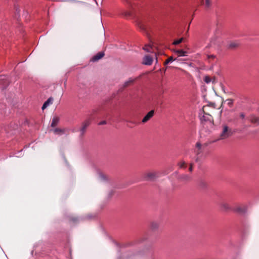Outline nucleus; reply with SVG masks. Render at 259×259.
Segmentation results:
<instances>
[{
  "label": "nucleus",
  "mask_w": 259,
  "mask_h": 259,
  "mask_svg": "<svg viewBox=\"0 0 259 259\" xmlns=\"http://www.w3.org/2000/svg\"><path fill=\"white\" fill-rule=\"evenodd\" d=\"M220 205L221 209L224 211H229L231 210V207L229 204L225 201L221 202L220 203Z\"/></svg>",
  "instance_id": "1a4fd4ad"
},
{
  "label": "nucleus",
  "mask_w": 259,
  "mask_h": 259,
  "mask_svg": "<svg viewBox=\"0 0 259 259\" xmlns=\"http://www.w3.org/2000/svg\"><path fill=\"white\" fill-rule=\"evenodd\" d=\"M154 110H151L149 111L143 118L142 120L143 123H146L147 122L151 117L154 115Z\"/></svg>",
  "instance_id": "423d86ee"
},
{
  "label": "nucleus",
  "mask_w": 259,
  "mask_h": 259,
  "mask_svg": "<svg viewBox=\"0 0 259 259\" xmlns=\"http://www.w3.org/2000/svg\"><path fill=\"white\" fill-rule=\"evenodd\" d=\"M184 40V38L183 37H181V38H180L179 39L174 40V42H172V45H178L180 44V43H181L182 41H183Z\"/></svg>",
  "instance_id": "5701e85b"
},
{
  "label": "nucleus",
  "mask_w": 259,
  "mask_h": 259,
  "mask_svg": "<svg viewBox=\"0 0 259 259\" xmlns=\"http://www.w3.org/2000/svg\"><path fill=\"white\" fill-rule=\"evenodd\" d=\"M179 181L183 182H188L191 180V177L186 174L180 175L179 177Z\"/></svg>",
  "instance_id": "0eeeda50"
},
{
  "label": "nucleus",
  "mask_w": 259,
  "mask_h": 259,
  "mask_svg": "<svg viewBox=\"0 0 259 259\" xmlns=\"http://www.w3.org/2000/svg\"><path fill=\"white\" fill-rule=\"evenodd\" d=\"M156 177V173L155 172H148L144 174L145 179L148 181L153 180Z\"/></svg>",
  "instance_id": "7ed1b4c3"
},
{
  "label": "nucleus",
  "mask_w": 259,
  "mask_h": 259,
  "mask_svg": "<svg viewBox=\"0 0 259 259\" xmlns=\"http://www.w3.org/2000/svg\"><path fill=\"white\" fill-rule=\"evenodd\" d=\"M196 148H197V150H196L195 152L197 155H198L201 152V143L199 142H197V143L196 144Z\"/></svg>",
  "instance_id": "412c9836"
},
{
  "label": "nucleus",
  "mask_w": 259,
  "mask_h": 259,
  "mask_svg": "<svg viewBox=\"0 0 259 259\" xmlns=\"http://www.w3.org/2000/svg\"><path fill=\"white\" fill-rule=\"evenodd\" d=\"M106 123V121L105 120H104V121H101L100 122H99V125H104V124H105Z\"/></svg>",
  "instance_id": "72a5a7b5"
},
{
  "label": "nucleus",
  "mask_w": 259,
  "mask_h": 259,
  "mask_svg": "<svg viewBox=\"0 0 259 259\" xmlns=\"http://www.w3.org/2000/svg\"><path fill=\"white\" fill-rule=\"evenodd\" d=\"M66 128H56L54 129L53 131L55 134L58 135H62L65 133L66 131Z\"/></svg>",
  "instance_id": "4468645a"
},
{
  "label": "nucleus",
  "mask_w": 259,
  "mask_h": 259,
  "mask_svg": "<svg viewBox=\"0 0 259 259\" xmlns=\"http://www.w3.org/2000/svg\"><path fill=\"white\" fill-rule=\"evenodd\" d=\"M153 58L149 55H146L143 61V63L146 65H150L152 64Z\"/></svg>",
  "instance_id": "39448f33"
},
{
  "label": "nucleus",
  "mask_w": 259,
  "mask_h": 259,
  "mask_svg": "<svg viewBox=\"0 0 259 259\" xmlns=\"http://www.w3.org/2000/svg\"><path fill=\"white\" fill-rule=\"evenodd\" d=\"M71 3H75V7L78 8L85 5V3L81 1H78L75 0H70Z\"/></svg>",
  "instance_id": "a211bd4d"
},
{
  "label": "nucleus",
  "mask_w": 259,
  "mask_h": 259,
  "mask_svg": "<svg viewBox=\"0 0 259 259\" xmlns=\"http://www.w3.org/2000/svg\"><path fill=\"white\" fill-rule=\"evenodd\" d=\"M60 121V118L58 116H54L52 119L51 123L52 127H55L58 124Z\"/></svg>",
  "instance_id": "f3484780"
},
{
  "label": "nucleus",
  "mask_w": 259,
  "mask_h": 259,
  "mask_svg": "<svg viewBox=\"0 0 259 259\" xmlns=\"http://www.w3.org/2000/svg\"><path fill=\"white\" fill-rule=\"evenodd\" d=\"M201 1V3L202 4L203 3V0H200Z\"/></svg>",
  "instance_id": "a19ab883"
},
{
  "label": "nucleus",
  "mask_w": 259,
  "mask_h": 259,
  "mask_svg": "<svg viewBox=\"0 0 259 259\" xmlns=\"http://www.w3.org/2000/svg\"><path fill=\"white\" fill-rule=\"evenodd\" d=\"M199 185L201 188H205L207 186V183L203 180H200L199 182Z\"/></svg>",
  "instance_id": "4be33fe9"
},
{
  "label": "nucleus",
  "mask_w": 259,
  "mask_h": 259,
  "mask_svg": "<svg viewBox=\"0 0 259 259\" xmlns=\"http://www.w3.org/2000/svg\"><path fill=\"white\" fill-rule=\"evenodd\" d=\"M178 165L180 166V167L182 168H186L187 167L186 163L184 161H180Z\"/></svg>",
  "instance_id": "b1692460"
},
{
  "label": "nucleus",
  "mask_w": 259,
  "mask_h": 259,
  "mask_svg": "<svg viewBox=\"0 0 259 259\" xmlns=\"http://www.w3.org/2000/svg\"><path fill=\"white\" fill-rule=\"evenodd\" d=\"M225 102L227 103L228 105L230 107L233 105V101L232 99H227Z\"/></svg>",
  "instance_id": "c85d7f7f"
},
{
  "label": "nucleus",
  "mask_w": 259,
  "mask_h": 259,
  "mask_svg": "<svg viewBox=\"0 0 259 259\" xmlns=\"http://www.w3.org/2000/svg\"><path fill=\"white\" fill-rule=\"evenodd\" d=\"M104 56V53L103 52H100L95 55L92 59V60L94 62L98 61L103 58Z\"/></svg>",
  "instance_id": "f8f14e48"
},
{
  "label": "nucleus",
  "mask_w": 259,
  "mask_h": 259,
  "mask_svg": "<svg viewBox=\"0 0 259 259\" xmlns=\"http://www.w3.org/2000/svg\"><path fill=\"white\" fill-rule=\"evenodd\" d=\"M174 51L178 55L179 57L187 56V52L183 50H175Z\"/></svg>",
  "instance_id": "2eb2a0df"
},
{
  "label": "nucleus",
  "mask_w": 259,
  "mask_h": 259,
  "mask_svg": "<svg viewBox=\"0 0 259 259\" xmlns=\"http://www.w3.org/2000/svg\"><path fill=\"white\" fill-rule=\"evenodd\" d=\"M193 165H194V164L193 163H191L190 164V167L189 168V170L190 171V172H192L193 171Z\"/></svg>",
  "instance_id": "2f4dec72"
},
{
  "label": "nucleus",
  "mask_w": 259,
  "mask_h": 259,
  "mask_svg": "<svg viewBox=\"0 0 259 259\" xmlns=\"http://www.w3.org/2000/svg\"><path fill=\"white\" fill-rule=\"evenodd\" d=\"M137 25L141 30L145 32L147 31V25L145 21L141 20H139Z\"/></svg>",
  "instance_id": "20e7f679"
},
{
  "label": "nucleus",
  "mask_w": 259,
  "mask_h": 259,
  "mask_svg": "<svg viewBox=\"0 0 259 259\" xmlns=\"http://www.w3.org/2000/svg\"><path fill=\"white\" fill-rule=\"evenodd\" d=\"M137 78H130L128 80L126 81L122 85V89L128 87V86L133 84L134 82L137 80Z\"/></svg>",
  "instance_id": "9d476101"
},
{
  "label": "nucleus",
  "mask_w": 259,
  "mask_h": 259,
  "mask_svg": "<svg viewBox=\"0 0 259 259\" xmlns=\"http://www.w3.org/2000/svg\"><path fill=\"white\" fill-rule=\"evenodd\" d=\"M233 135V132L231 128L225 124L222 125V131L220 134L218 140H225Z\"/></svg>",
  "instance_id": "f257e3e1"
},
{
  "label": "nucleus",
  "mask_w": 259,
  "mask_h": 259,
  "mask_svg": "<svg viewBox=\"0 0 259 259\" xmlns=\"http://www.w3.org/2000/svg\"><path fill=\"white\" fill-rule=\"evenodd\" d=\"M204 113H205L204 112ZM205 115L203 116V117H202V120L205 121H207L209 122V123L210 124H213V118H212V117L208 114H206V113H204Z\"/></svg>",
  "instance_id": "6e6552de"
},
{
  "label": "nucleus",
  "mask_w": 259,
  "mask_h": 259,
  "mask_svg": "<svg viewBox=\"0 0 259 259\" xmlns=\"http://www.w3.org/2000/svg\"><path fill=\"white\" fill-rule=\"evenodd\" d=\"M207 58L209 61H210L211 60H213L215 58V56L214 55H207Z\"/></svg>",
  "instance_id": "cd10ccee"
},
{
  "label": "nucleus",
  "mask_w": 259,
  "mask_h": 259,
  "mask_svg": "<svg viewBox=\"0 0 259 259\" xmlns=\"http://www.w3.org/2000/svg\"><path fill=\"white\" fill-rule=\"evenodd\" d=\"M70 220L73 223H76L78 221V219L76 217H71Z\"/></svg>",
  "instance_id": "7c9ffc66"
},
{
  "label": "nucleus",
  "mask_w": 259,
  "mask_h": 259,
  "mask_svg": "<svg viewBox=\"0 0 259 259\" xmlns=\"http://www.w3.org/2000/svg\"><path fill=\"white\" fill-rule=\"evenodd\" d=\"M239 46V43L237 41L230 42L228 45V48L230 49H235Z\"/></svg>",
  "instance_id": "aec40b11"
},
{
  "label": "nucleus",
  "mask_w": 259,
  "mask_h": 259,
  "mask_svg": "<svg viewBox=\"0 0 259 259\" xmlns=\"http://www.w3.org/2000/svg\"><path fill=\"white\" fill-rule=\"evenodd\" d=\"M188 31H189V28H188V29H187V30L186 33H188Z\"/></svg>",
  "instance_id": "4c0bfd02"
},
{
  "label": "nucleus",
  "mask_w": 259,
  "mask_h": 259,
  "mask_svg": "<svg viewBox=\"0 0 259 259\" xmlns=\"http://www.w3.org/2000/svg\"><path fill=\"white\" fill-rule=\"evenodd\" d=\"M64 85H65V87L66 85V80L64 82Z\"/></svg>",
  "instance_id": "e433bc0d"
},
{
  "label": "nucleus",
  "mask_w": 259,
  "mask_h": 259,
  "mask_svg": "<svg viewBox=\"0 0 259 259\" xmlns=\"http://www.w3.org/2000/svg\"><path fill=\"white\" fill-rule=\"evenodd\" d=\"M173 61H174V59L173 57L171 56L165 61V62H164V65H166L168 64V63H169L170 62H172Z\"/></svg>",
  "instance_id": "393cba45"
},
{
  "label": "nucleus",
  "mask_w": 259,
  "mask_h": 259,
  "mask_svg": "<svg viewBox=\"0 0 259 259\" xmlns=\"http://www.w3.org/2000/svg\"><path fill=\"white\" fill-rule=\"evenodd\" d=\"M122 1L128 5H130L131 3V0H122Z\"/></svg>",
  "instance_id": "473e14b6"
},
{
  "label": "nucleus",
  "mask_w": 259,
  "mask_h": 259,
  "mask_svg": "<svg viewBox=\"0 0 259 259\" xmlns=\"http://www.w3.org/2000/svg\"><path fill=\"white\" fill-rule=\"evenodd\" d=\"M159 226V224L156 222H152L150 224V228L153 230H156L158 229Z\"/></svg>",
  "instance_id": "6ab92c4d"
},
{
  "label": "nucleus",
  "mask_w": 259,
  "mask_h": 259,
  "mask_svg": "<svg viewBox=\"0 0 259 259\" xmlns=\"http://www.w3.org/2000/svg\"><path fill=\"white\" fill-rule=\"evenodd\" d=\"M143 49L147 52H150L151 51L152 47L150 45H147L145 46Z\"/></svg>",
  "instance_id": "a878e982"
},
{
  "label": "nucleus",
  "mask_w": 259,
  "mask_h": 259,
  "mask_svg": "<svg viewBox=\"0 0 259 259\" xmlns=\"http://www.w3.org/2000/svg\"><path fill=\"white\" fill-rule=\"evenodd\" d=\"M204 80L206 83H208L211 81V79L209 76H205L204 77Z\"/></svg>",
  "instance_id": "c756f323"
},
{
  "label": "nucleus",
  "mask_w": 259,
  "mask_h": 259,
  "mask_svg": "<svg viewBox=\"0 0 259 259\" xmlns=\"http://www.w3.org/2000/svg\"><path fill=\"white\" fill-rule=\"evenodd\" d=\"M53 99L52 98H49L43 104L42 106V110L46 109L49 105L53 103Z\"/></svg>",
  "instance_id": "dca6fc26"
},
{
  "label": "nucleus",
  "mask_w": 259,
  "mask_h": 259,
  "mask_svg": "<svg viewBox=\"0 0 259 259\" xmlns=\"http://www.w3.org/2000/svg\"><path fill=\"white\" fill-rule=\"evenodd\" d=\"M211 5V0H205V6L206 8H209Z\"/></svg>",
  "instance_id": "bb28decb"
},
{
  "label": "nucleus",
  "mask_w": 259,
  "mask_h": 259,
  "mask_svg": "<svg viewBox=\"0 0 259 259\" xmlns=\"http://www.w3.org/2000/svg\"><path fill=\"white\" fill-rule=\"evenodd\" d=\"M127 15H128V16H130L131 14H130V13H127Z\"/></svg>",
  "instance_id": "ea45409f"
},
{
  "label": "nucleus",
  "mask_w": 259,
  "mask_h": 259,
  "mask_svg": "<svg viewBox=\"0 0 259 259\" xmlns=\"http://www.w3.org/2000/svg\"><path fill=\"white\" fill-rule=\"evenodd\" d=\"M234 210L239 213H243L246 210V207L245 206H237L234 208Z\"/></svg>",
  "instance_id": "9b49d317"
},
{
  "label": "nucleus",
  "mask_w": 259,
  "mask_h": 259,
  "mask_svg": "<svg viewBox=\"0 0 259 259\" xmlns=\"http://www.w3.org/2000/svg\"><path fill=\"white\" fill-rule=\"evenodd\" d=\"M188 31H189V28H188V29H187V30L186 33H188Z\"/></svg>",
  "instance_id": "58836bf2"
},
{
  "label": "nucleus",
  "mask_w": 259,
  "mask_h": 259,
  "mask_svg": "<svg viewBox=\"0 0 259 259\" xmlns=\"http://www.w3.org/2000/svg\"><path fill=\"white\" fill-rule=\"evenodd\" d=\"M240 117L242 118H244L245 117V114L243 113H241L240 114Z\"/></svg>",
  "instance_id": "f704fd0d"
},
{
  "label": "nucleus",
  "mask_w": 259,
  "mask_h": 259,
  "mask_svg": "<svg viewBox=\"0 0 259 259\" xmlns=\"http://www.w3.org/2000/svg\"><path fill=\"white\" fill-rule=\"evenodd\" d=\"M101 178H102L104 180L106 179V177L104 175H101Z\"/></svg>",
  "instance_id": "c9c22d12"
},
{
  "label": "nucleus",
  "mask_w": 259,
  "mask_h": 259,
  "mask_svg": "<svg viewBox=\"0 0 259 259\" xmlns=\"http://www.w3.org/2000/svg\"><path fill=\"white\" fill-rule=\"evenodd\" d=\"M90 122L89 120H87L82 122L81 127L80 129V136L82 137L84 135L87 128L89 126Z\"/></svg>",
  "instance_id": "f03ea898"
},
{
  "label": "nucleus",
  "mask_w": 259,
  "mask_h": 259,
  "mask_svg": "<svg viewBox=\"0 0 259 259\" xmlns=\"http://www.w3.org/2000/svg\"><path fill=\"white\" fill-rule=\"evenodd\" d=\"M249 120L250 122L253 124H255L256 125H259V118L253 115H251L249 117Z\"/></svg>",
  "instance_id": "ddd939ff"
}]
</instances>
